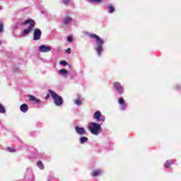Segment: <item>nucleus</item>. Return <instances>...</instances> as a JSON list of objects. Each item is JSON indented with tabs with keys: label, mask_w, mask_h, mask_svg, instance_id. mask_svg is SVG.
I'll return each mask as SVG.
<instances>
[{
	"label": "nucleus",
	"mask_w": 181,
	"mask_h": 181,
	"mask_svg": "<svg viewBox=\"0 0 181 181\" xmlns=\"http://www.w3.org/2000/svg\"><path fill=\"white\" fill-rule=\"evenodd\" d=\"M48 91L50 93L51 97H52L55 105L60 106L63 104V98L61 96L53 92L52 90H48Z\"/></svg>",
	"instance_id": "20e7f679"
},
{
	"label": "nucleus",
	"mask_w": 181,
	"mask_h": 181,
	"mask_svg": "<svg viewBox=\"0 0 181 181\" xmlns=\"http://www.w3.org/2000/svg\"><path fill=\"white\" fill-rule=\"evenodd\" d=\"M51 50H52V47L46 45H42L40 46V48H39V51L41 53H47L49 52H51Z\"/></svg>",
	"instance_id": "39448f33"
},
{
	"label": "nucleus",
	"mask_w": 181,
	"mask_h": 181,
	"mask_svg": "<svg viewBox=\"0 0 181 181\" xmlns=\"http://www.w3.org/2000/svg\"><path fill=\"white\" fill-rule=\"evenodd\" d=\"M73 19L71 18V17H65L64 19H63V25H69V23L71 22H72Z\"/></svg>",
	"instance_id": "9d476101"
},
{
	"label": "nucleus",
	"mask_w": 181,
	"mask_h": 181,
	"mask_svg": "<svg viewBox=\"0 0 181 181\" xmlns=\"http://www.w3.org/2000/svg\"><path fill=\"white\" fill-rule=\"evenodd\" d=\"M1 44H2V42H0V45H1Z\"/></svg>",
	"instance_id": "c756f323"
},
{
	"label": "nucleus",
	"mask_w": 181,
	"mask_h": 181,
	"mask_svg": "<svg viewBox=\"0 0 181 181\" xmlns=\"http://www.w3.org/2000/svg\"><path fill=\"white\" fill-rule=\"evenodd\" d=\"M113 86L115 90L118 91L119 94H122V93H124V88L121 86V83L115 82L113 83Z\"/></svg>",
	"instance_id": "6e6552de"
},
{
	"label": "nucleus",
	"mask_w": 181,
	"mask_h": 181,
	"mask_svg": "<svg viewBox=\"0 0 181 181\" xmlns=\"http://www.w3.org/2000/svg\"><path fill=\"white\" fill-rule=\"evenodd\" d=\"M33 36V39L35 40H39L40 39V36H42V30L39 28H36L34 30Z\"/></svg>",
	"instance_id": "423d86ee"
},
{
	"label": "nucleus",
	"mask_w": 181,
	"mask_h": 181,
	"mask_svg": "<svg viewBox=\"0 0 181 181\" xmlns=\"http://www.w3.org/2000/svg\"><path fill=\"white\" fill-rule=\"evenodd\" d=\"M6 111L5 107L0 103V114H5Z\"/></svg>",
	"instance_id": "f3484780"
},
{
	"label": "nucleus",
	"mask_w": 181,
	"mask_h": 181,
	"mask_svg": "<svg viewBox=\"0 0 181 181\" xmlns=\"http://www.w3.org/2000/svg\"><path fill=\"white\" fill-rule=\"evenodd\" d=\"M90 2H96L97 4L101 2V0H89Z\"/></svg>",
	"instance_id": "a878e982"
},
{
	"label": "nucleus",
	"mask_w": 181,
	"mask_h": 181,
	"mask_svg": "<svg viewBox=\"0 0 181 181\" xmlns=\"http://www.w3.org/2000/svg\"><path fill=\"white\" fill-rule=\"evenodd\" d=\"M88 129L93 135H98L101 132V124L92 122L89 124Z\"/></svg>",
	"instance_id": "7ed1b4c3"
},
{
	"label": "nucleus",
	"mask_w": 181,
	"mask_h": 181,
	"mask_svg": "<svg viewBox=\"0 0 181 181\" xmlns=\"http://www.w3.org/2000/svg\"><path fill=\"white\" fill-rule=\"evenodd\" d=\"M49 97H50V95H47L46 98H45V100H47V98H49Z\"/></svg>",
	"instance_id": "c85d7f7f"
},
{
	"label": "nucleus",
	"mask_w": 181,
	"mask_h": 181,
	"mask_svg": "<svg viewBox=\"0 0 181 181\" xmlns=\"http://www.w3.org/2000/svg\"><path fill=\"white\" fill-rule=\"evenodd\" d=\"M67 41L68 42H73V37H68V38H67Z\"/></svg>",
	"instance_id": "bb28decb"
},
{
	"label": "nucleus",
	"mask_w": 181,
	"mask_h": 181,
	"mask_svg": "<svg viewBox=\"0 0 181 181\" xmlns=\"http://www.w3.org/2000/svg\"><path fill=\"white\" fill-rule=\"evenodd\" d=\"M93 117L95 118V119H96V121L100 122V121H105V117H101V112L100 111H97L96 112H95Z\"/></svg>",
	"instance_id": "0eeeda50"
},
{
	"label": "nucleus",
	"mask_w": 181,
	"mask_h": 181,
	"mask_svg": "<svg viewBox=\"0 0 181 181\" xmlns=\"http://www.w3.org/2000/svg\"><path fill=\"white\" fill-rule=\"evenodd\" d=\"M88 141V138L87 137H81L80 138V142L81 144H86Z\"/></svg>",
	"instance_id": "dca6fc26"
},
{
	"label": "nucleus",
	"mask_w": 181,
	"mask_h": 181,
	"mask_svg": "<svg viewBox=\"0 0 181 181\" xmlns=\"http://www.w3.org/2000/svg\"><path fill=\"white\" fill-rule=\"evenodd\" d=\"M7 149L9 152H11V153L16 152V150H15V148H11L8 147Z\"/></svg>",
	"instance_id": "5701e85b"
},
{
	"label": "nucleus",
	"mask_w": 181,
	"mask_h": 181,
	"mask_svg": "<svg viewBox=\"0 0 181 181\" xmlns=\"http://www.w3.org/2000/svg\"><path fill=\"white\" fill-rule=\"evenodd\" d=\"M70 3V0H64L63 4H64V5H69V4Z\"/></svg>",
	"instance_id": "b1692460"
},
{
	"label": "nucleus",
	"mask_w": 181,
	"mask_h": 181,
	"mask_svg": "<svg viewBox=\"0 0 181 181\" xmlns=\"http://www.w3.org/2000/svg\"><path fill=\"white\" fill-rule=\"evenodd\" d=\"M37 166L40 168V169L43 170L45 169V166L43 165V163H42L40 160L37 162Z\"/></svg>",
	"instance_id": "a211bd4d"
},
{
	"label": "nucleus",
	"mask_w": 181,
	"mask_h": 181,
	"mask_svg": "<svg viewBox=\"0 0 181 181\" xmlns=\"http://www.w3.org/2000/svg\"><path fill=\"white\" fill-rule=\"evenodd\" d=\"M4 32V23L2 21H0V33Z\"/></svg>",
	"instance_id": "4be33fe9"
},
{
	"label": "nucleus",
	"mask_w": 181,
	"mask_h": 181,
	"mask_svg": "<svg viewBox=\"0 0 181 181\" xmlns=\"http://www.w3.org/2000/svg\"><path fill=\"white\" fill-rule=\"evenodd\" d=\"M75 130L78 135H84L86 134V130L83 127H76Z\"/></svg>",
	"instance_id": "1a4fd4ad"
},
{
	"label": "nucleus",
	"mask_w": 181,
	"mask_h": 181,
	"mask_svg": "<svg viewBox=\"0 0 181 181\" xmlns=\"http://www.w3.org/2000/svg\"><path fill=\"white\" fill-rule=\"evenodd\" d=\"M60 64H62V66H66V64H67V62L66 61H61Z\"/></svg>",
	"instance_id": "393cba45"
},
{
	"label": "nucleus",
	"mask_w": 181,
	"mask_h": 181,
	"mask_svg": "<svg viewBox=\"0 0 181 181\" xmlns=\"http://www.w3.org/2000/svg\"><path fill=\"white\" fill-rule=\"evenodd\" d=\"M75 104H76V105H80L81 104V98H78L74 100Z\"/></svg>",
	"instance_id": "aec40b11"
},
{
	"label": "nucleus",
	"mask_w": 181,
	"mask_h": 181,
	"mask_svg": "<svg viewBox=\"0 0 181 181\" xmlns=\"http://www.w3.org/2000/svg\"><path fill=\"white\" fill-rule=\"evenodd\" d=\"M29 100L30 101H35L36 104H39L40 103V100H38L36 97L32 95H29Z\"/></svg>",
	"instance_id": "ddd939ff"
},
{
	"label": "nucleus",
	"mask_w": 181,
	"mask_h": 181,
	"mask_svg": "<svg viewBox=\"0 0 181 181\" xmlns=\"http://www.w3.org/2000/svg\"><path fill=\"white\" fill-rule=\"evenodd\" d=\"M172 163H173V162L172 160H168L166 161L165 164V168H169V166H170V165H172Z\"/></svg>",
	"instance_id": "6ab92c4d"
},
{
	"label": "nucleus",
	"mask_w": 181,
	"mask_h": 181,
	"mask_svg": "<svg viewBox=\"0 0 181 181\" xmlns=\"http://www.w3.org/2000/svg\"><path fill=\"white\" fill-rule=\"evenodd\" d=\"M108 8H109L110 13H112V12H114L115 11L114 6H112V5H110L108 6Z\"/></svg>",
	"instance_id": "412c9836"
},
{
	"label": "nucleus",
	"mask_w": 181,
	"mask_h": 181,
	"mask_svg": "<svg viewBox=\"0 0 181 181\" xmlns=\"http://www.w3.org/2000/svg\"><path fill=\"white\" fill-rule=\"evenodd\" d=\"M59 74H61L63 77H67V74H69V71L67 69H62L59 71Z\"/></svg>",
	"instance_id": "9b49d317"
},
{
	"label": "nucleus",
	"mask_w": 181,
	"mask_h": 181,
	"mask_svg": "<svg viewBox=\"0 0 181 181\" xmlns=\"http://www.w3.org/2000/svg\"><path fill=\"white\" fill-rule=\"evenodd\" d=\"M22 25H29L28 28L23 30V36H26V35H29V33H30V32H32L33 29H35V21L33 20H30V19L26 20L25 22L22 23Z\"/></svg>",
	"instance_id": "f03ea898"
},
{
	"label": "nucleus",
	"mask_w": 181,
	"mask_h": 181,
	"mask_svg": "<svg viewBox=\"0 0 181 181\" xmlns=\"http://www.w3.org/2000/svg\"><path fill=\"white\" fill-rule=\"evenodd\" d=\"M89 36L92 39H95L96 45H98V46L97 48V52L99 56H101V52H103V45H104V40H101V38H100V36L95 34H90Z\"/></svg>",
	"instance_id": "f257e3e1"
},
{
	"label": "nucleus",
	"mask_w": 181,
	"mask_h": 181,
	"mask_svg": "<svg viewBox=\"0 0 181 181\" xmlns=\"http://www.w3.org/2000/svg\"><path fill=\"white\" fill-rule=\"evenodd\" d=\"M29 109L27 104H23L20 107V110L22 112H28V110Z\"/></svg>",
	"instance_id": "f8f14e48"
},
{
	"label": "nucleus",
	"mask_w": 181,
	"mask_h": 181,
	"mask_svg": "<svg viewBox=\"0 0 181 181\" xmlns=\"http://www.w3.org/2000/svg\"><path fill=\"white\" fill-rule=\"evenodd\" d=\"M124 103H125V101L124 100V98H120L119 99V104H120V105H123V106L122 107V110H123L127 108V105H124Z\"/></svg>",
	"instance_id": "4468645a"
},
{
	"label": "nucleus",
	"mask_w": 181,
	"mask_h": 181,
	"mask_svg": "<svg viewBox=\"0 0 181 181\" xmlns=\"http://www.w3.org/2000/svg\"><path fill=\"white\" fill-rule=\"evenodd\" d=\"M66 53H69V54L71 53V49L68 48V49H66Z\"/></svg>",
	"instance_id": "cd10ccee"
},
{
	"label": "nucleus",
	"mask_w": 181,
	"mask_h": 181,
	"mask_svg": "<svg viewBox=\"0 0 181 181\" xmlns=\"http://www.w3.org/2000/svg\"><path fill=\"white\" fill-rule=\"evenodd\" d=\"M102 173H103V171H101L100 170H96L92 173V176L93 177H95L97 176H100V175H101Z\"/></svg>",
	"instance_id": "2eb2a0df"
}]
</instances>
